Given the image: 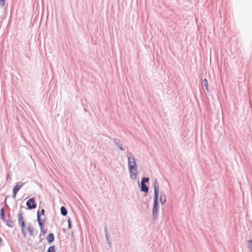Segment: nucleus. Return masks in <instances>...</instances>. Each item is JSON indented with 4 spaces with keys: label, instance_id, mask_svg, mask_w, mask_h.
Here are the masks:
<instances>
[{
    "label": "nucleus",
    "instance_id": "16",
    "mask_svg": "<svg viewBox=\"0 0 252 252\" xmlns=\"http://www.w3.org/2000/svg\"><path fill=\"white\" fill-rule=\"evenodd\" d=\"M7 225L9 226V227H13L14 226V223L12 221H9L8 222H7Z\"/></svg>",
    "mask_w": 252,
    "mask_h": 252
},
{
    "label": "nucleus",
    "instance_id": "21",
    "mask_svg": "<svg viewBox=\"0 0 252 252\" xmlns=\"http://www.w3.org/2000/svg\"><path fill=\"white\" fill-rule=\"evenodd\" d=\"M1 238L0 237V243L1 242Z\"/></svg>",
    "mask_w": 252,
    "mask_h": 252
},
{
    "label": "nucleus",
    "instance_id": "11",
    "mask_svg": "<svg viewBox=\"0 0 252 252\" xmlns=\"http://www.w3.org/2000/svg\"><path fill=\"white\" fill-rule=\"evenodd\" d=\"M128 162H135V159L134 157L130 154V156L128 157Z\"/></svg>",
    "mask_w": 252,
    "mask_h": 252
},
{
    "label": "nucleus",
    "instance_id": "8",
    "mask_svg": "<svg viewBox=\"0 0 252 252\" xmlns=\"http://www.w3.org/2000/svg\"><path fill=\"white\" fill-rule=\"evenodd\" d=\"M148 188L144 183H141V190L142 191L147 192L148 191Z\"/></svg>",
    "mask_w": 252,
    "mask_h": 252
},
{
    "label": "nucleus",
    "instance_id": "1",
    "mask_svg": "<svg viewBox=\"0 0 252 252\" xmlns=\"http://www.w3.org/2000/svg\"><path fill=\"white\" fill-rule=\"evenodd\" d=\"M154 189H155V196H154V207L153 209V215L156 216L158 213V185L155 184L154 185Z\"/></svg>",
    "mask_w": 252,
    "mask_h": 252
},
{
    "label": "nucleus",
    "instance_id": "2",
    "mask_svg": "<svg viewBox=\"0 0 252 252\" xmlns=\"http://www.w3.org/2000/svg\"><path fill=\"white\" fill-rule=\"evenodd\" d=\"M128 167L130 172V175L131 178L136 177V164L135 162H128Z\"/></svg>",
    "mask_w": 252,
    "mask_h": 252
},
{
    "label": "nucleus",
    "instance_id": "19",
    "mask_svg": "<svg viewBox=\"0 0 252 252\" xmlns=\"http://www.w3.org/2000/svg\"><path fill=\"white\" fill-rule=\"evenodd\" d=\"M0 4L1 6H4L5 4V0H0Z\"/></svg>",
    "mask_w": 252,
    "mask_h": 252
},
{
    "label": "nucleus",
    "instance_id": "4",
    "mask_svg": "<svg viewBox=\"0 0 252 252\" xmlns=\"http://www.w3.org/2000/svg\"><path fill=\"white\" fill-rule=\"evenodd\" d=\"M26 205L29 209H35L36 207V204L33 198H30L27 201Z\"/></svg>",
    "mask_w": 252,
    "mask_h": 252
},
{
    "label": "nucleus",
    "instance_id": "3",
    "mask_svg": "<svg viewBox=\"0 0 252 252\" xmlns=\"http://www.w3.org/2000/svg\"><path fill=\"white\" fill-rule=\"evenodd\" d=\"M37 221L38 222L39 225L40 226V230L42 232L43 234L45 235L47 231L46 228H44V221L45 220H42L41 218L39 215V213L37 214Z\"/></svg>",
    "mask_w": 252,
    "mask_h": 252
},
{
    "label": "nucleus",
    "instance_id": "12",
    "mask_svg": "<svg viewBox=\"0 0 252 252\" xmlns=\"http://www.w3.org/2000/svg\"><path fill=\"white\" fill-rule=\"evenodd\" d=\"M0 216L1 218L3 220H5V216H4V209L2 208L0 210Z\"/></svg>",
    "mask_w": 252,
    "mask_h": 252
},
{
    "label": "nucleus",
    "instance_id": "5",
    "mask_svg": "<svg viewBox=\"0 0 252 252\" xmlns=\"http://www.w3.org/2000/svg\"><path fill=\"white\" fill-rule=\"evenodd\" d=\"M24 183L22 182H19L14 187L13 189V197L16 198L17 193L19 190L23 187Z\"/></svg>",
    "mask_w": 252,
    "mask_h": 252
},
{
    "label": "nucleus",
    "instance_id": "20",
    "mask_svg": "<svg viewBox=\"0 0 252 252\" xmlns=\"http://www.w3.org/2000/svg\"><path fill=\"white\" fill-rule=\"evenodd\" d=\"M68 227L69 228H70L71 227V221H70V219H69L68 220Z\"/></svg>",
    "mask_w": 252,
    "mask_h": 252
},
{
    "label": "nucleus",
    "instance_id": "9",
    "mask_svg": "<svg viewBox=\"0 0 252 252\" xmlns=\"http://www.w3.org/2000/svg\"><path fill=\"white\" fill-rule=\"evenodd\" d=\"M166 200V199L165 195L164 194L161 195L160 197V201L161 203L162 204H163L164 203H165Z\"/></svg>",
    "mask_w": 252,
    "mask_h": 252
},
{
    "label": "nucleus",
    "instance_id": "6",
    "mask_svg": "<svg viewBox=\"0 0 252 252\" xmlns=\"http://www.w3.org/2000/svg\"><path fill=\"white\" fill-rule=\"evenodd\" d=\"M18 221L19 223L21 225L22 231H23L25 227V223L23 220V214L22 213H20L18 214Z\"/></svg>",
    "mask_w": 252,
    "mask_h": 252
},
{
    "label": "nucleus",
    "instance_id": "18",
    "mask_svg": "<svg viewBox=\"0 0 252 252\" xmlns=\"http://www.w3.org/2000/svg\"><path fill=\"white\" fill-rule=\"evenodd\" d=\"M44 212H45L44 210L42 209L41 210L40 213L39 212V211L37 212V213H39V215L40 217H41V215L44 216Z\"/></svg>",
    "mask_w": 252,
    "mask_h": 252
},
{
    "label": "nucleus",
    "instance_id": "17",
    "mask_svg": "<svg viewBox=\"0 0 252 252\" xmlns=\"http://www.w3.org/2000/svg\"><path fill=\"white\" fill-rule=\"evenodd\" d=\"M149 181V179L148 178L144 177L142 179V181L141 183H145V182H148Z\"/></svg>",
    "mask_w": 252,
    "mask_h": 252
},
{
    "label": "nucleus",
    "instance_id": "7",
    "mask_svg": "<svg viewBox=\"0 0 252 252\" xmlns=\"http://www.w3.org/2000/svg\"><path fill=\"white\" fill-rule=\"evenodd\" d=\"M54 240V235L53 233H50L47 236V240L49 243L52 242Z\"/></svg>",
    "mask_w": 252,
    "mask_h": 252
},
{
    "label": "nucleus",
    "instance_id": "10",
    "mask_svg": "<svg viewBox=\"0 0 252 252\" xmlns=\"http://www.w3.org/2000/svg\"><path fill=\"white\" fill-rule=\"evenodd\" d=\"M61 213H62V214L63 215V216H66L67 214V211L66 210V209L65 208V207L63 206L61 207Z\"/></svg>",
    "mask_w": 252,
    "mask_h": 252
},
{
    "label": "nucleus",
    "instance_id": "14",
    "mask_svg": "<svg viewBox=\"0 0 252 252\" xmlns=\"http://www.w3.org/2000/svg\"><path fill=\"white\" fill-rule=\"evenodd\" d=\"M48 252H55V247L54 246L50 247L48 250Z\"/></svg>",
    "mask_w": 252,
    "mask_h": 252
},
{
    "label": "nucleus",
    "instance_id": "13",
    "mask_svg": "<svg viewBox=\"0 0 252 252\" xmlns=\"http://www.w3.org/2000/svg\"><path fill=\"white\" fill-rule=\"evenodd\" d=\"M203 85L205 87V88L207 91H208V83L206 79H205L203 81Z\"/></svg>",
    "mask_w": 252,
    "mask_h": 252
},
{
    "label": "nucleus",
    "instance_id": "15",
    "mask_svg": "<svg viewBox=\"0 0 252 252\" xmlns=\"http://www.w3.org/2000/svg\"><path fill=\"white\" fill-rule=\"evenodd\" d=\"M248 248L251 251H252V240L248 241Z\"/></svg>",
    "mask_w": 252,
    "mask_h": 252
}]
</instances>
